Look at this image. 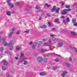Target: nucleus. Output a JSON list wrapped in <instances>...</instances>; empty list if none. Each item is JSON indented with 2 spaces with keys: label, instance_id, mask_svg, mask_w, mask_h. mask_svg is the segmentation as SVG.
<instances>
[{
  "label": "nucleus",
  "instance_id": "obj_47",
  "mask_svg": "<svg viewBox=\"0 0 77 77\" xmlns=\"http://www.w3.org/2000/svg\"><path fill=\"white\" fill-rule=\"evenodd\" d=\"M48 25L49 26H51V23L50 22L48 23Z\"/></svg>",
  "mask_w": 77,
  "mask_h": 77
},
{
  "label": "nucleus",
  "instance_id": "obj_57",
  "mask_svg": "<svg viewBox=\"0 0 77 77\" xmlns=\"http://www.w3.org/2000/svg\"><path fill=\"white\" fill-rule=\"evenodd\" d=\"M1 38V36H0V42H2V38Z\"/></svg>",
  "mask_w": 77,
  "mask_h": 77
},
{
  "label": "nucleus",
  "instance_id": "obj_4",
  "mask_svg": "<svg viewBox=\"0 0 77 77\" xmlns=\"http://www.w3.org/2000/svg\"><path fill=\"white\" fill-rule=\"evenodd\" d=\"M63 42L60 41L58 43V47H62V45H63Z\"/></svg>",
  "mask_w": 77,
  "mask_h": 77
},
{
  "label": "nucleus",
  "instance_id": "obj_15",
  "mask_svg": "<svg viewBox=\"0 0 77 77\" xmlns=\"http://www.w3.org/2000/svg\"><path fill=\"white\" fill-rule=\"evenodd\" d=\"M3 44H4V45L5 46L7 45H8V42H6L5 41H4V42H3Z\"/></svg>",
  "mask_w": 77,
  "mask_h": 77
},
{
  "label": "nucleus",
  "instance_id": "obj_29",
  "mask_svg": "<svg viewBox=\"0 0 77 77\" xmlns=\"http://www.w3.org/2000/svg\"><path fill=\"white\" fill-rule=\"evenodd\" d=\"M5 53L6 54H9V51H5Z\"/></svg>",
  "mask_w": 77,
  "mask_h": 77
},
{
  "label": "nucleus",
  "instance_id": "obj_12",
  "mask_svg": "<svg viewBox=\"0 0 77 77\" xmlns=\"http://www.w3.org/2000/svg\"><path fill=\"white\" fill-rule=\"evenodd\" d=\"M36 43L32 45V48L33 50H34L35 48V47H36Z\"/></svg>",
  "mask_w": 77,
  "mask_h": 77
},
{
  "label": "nucleus",
  "instance_id": "obj_45",
  "mask_svg": "<svg viewBox=\"0 0 77 77\" xmlns=\"http://www.w3.org/2000/svg\"><path fill=\"white\" fill-rule=\"evenodd\" d=\"M55 62H58L59 61V59H57L55 60Z\"/></svg>",
  "mask_w": 77,
  "mask_h": 77
},
{
  "label": "nucleus",
  "instance_id": "obj_14",
  "mask_svg": "<svg viewBox=\"0 0 77 77\" xmlns=\"http://www.w3.org/2000/svg\"><path fill=\"white\" fill-rule=\"evenodd\" d=\"M71 34H72V35H73V36H75V35H76V34H75V32L71 31Z\"/></svg>",
  "mask_w": 77,
  "mask_h": 77
},
{
  "label": "nucleus",
  "instance_id": "obj_20",
  "mask_svg": "<svg viewBox=\"0 0 77 77\" xmlns=\"http://www.w3.org/2000/svg\"><path fill=\"white\" fill-rule=\"evenodd\" d=\"M65 65H67V66L68 67H69V66H71L70 64H69L68 63H65Z\"/></svg>",
  "mask_w": 77,
  "mask_h": 77
},
{
  "label": "nucleus",
  "instance_id": "obj_9",
  "mask_svg": "<svg viewBox=\"0 0 77 77\" xmlns=\"http://www.w3.org/2000/svg\"><path fill=\"white\" fill-rule=\"evenodd\" d=\"M55 10H56V6L55 5H54L53 8H52L51 12H54Z\"/></svg>",
  "mask_w": 77,
  "mask_h": 77
},
{
  "label": "nucleus",
  "instance_id": "obj_1",
  "mask_svg": "<svg viewBox=\"0 0 77 77\" xmlns=\"http://www.w3.org/2000/svg\"><path fill=\"white\" fill-rule=\"evenodd\" d=\"M70 11H71V9H64L62 12V15H65L66 14L67 12Z\"/></svg>",
  "mask_w": 77,
  "mask_h": 77
},
{
  "label": "nucleus",
  "instance_id": "obj_41",
  "mask_svg": "<svg viewBox=\"0 0 77 77\" xmlns=\"http://www.w3.org/2000/svg\"><path fill=\"white\" fill-rule=\"evenodd\" d=\"M74 25L75 26H77V23H74Z\"/></svg>",
  "mask_w": 77,
  "mask_h": 77
},
{
  "label": "nucleus",
  "instance_id": "obj_56",
  "mask_svg": "<svg viewBox=\"0 0 77 77\" xmlns=\"http://www.w3.org/2000/svg\"><path fill=\"white\" fill-rule=\"evenodd\" d=\"M42 19V17H40L39 18V20H41V19Z\"/></svg>",
  "mask_w": 77,
  "mask_h": 77
},
{
  "label": "nucleus",
  "instance_id": "obj_19",
  "mask_svg": "<svg viewBox=\"0 0 77 77\" xmlns=\"http://www.w3.org/2000/svg\"><path fill=\"white\" fill-rule=\"evenodd\" d=\"M60 8H57L56 9V13H59V11Z\"/></svg>",
  "mask_w": 77,
  "mask_h": 77
},
{
  "label": "nucleus",
  "instance_id": "obj_38",
  "mask_svg": "<svg viewBox=\"0 0 77 77\" xmlns=\"http://www.w3.org/2000/svg\"><path fill=\"white\" fill-rule=\"evenodd\" d=\"M70 6L69 5H67L66 6V8H70Z\"/></svg>",
  "mask_w": 77,
  "mask_h": 77
},
{
  "label": "nucleus",
  "instance_id": "obj_5",
  "mask_svg": "<svg viewBox=\"0 0 77 77\" xmlns=\"http://www.w3.org/2000/svg\"><path fill=\"white\" fill-rule=\"evenodd\" d=\"M67 73V72L66 71H64L63 73L62 74V77H64L66 74V73Z\"/></svg>",
  "mask_w": 77,
  "mask_h": 77
},
{
  "label": "nucleus",
  "instance_id": "obj_8",
  "mask_svg": "<svg viewBox=\"0 0 77 77\" xmlns=\"http://www.w3.org/2000/svg\"><path fill=\"white\" fill-rule=\"evenodd\" d=\"M3 62L5 65H8V62H7V61L5 60H3Z\"/></svg>",
  "mask_w": 77,
  "mask_h": 77
},
{
  "label": "nucleus",
  "instance_id": "obj_16",
  "mask_svg": "<svg viewBox=\"0 0 77 77\" xmlns=\"http://www.w3.org/2000/svg\"><path fill=\"white\" fill-rule=\"evenodd\" d=\"M28 63V62H27V61L25 60L23 61V64L24 65H27Z\"/></svg>",
  "mask_w": 77,
  "mask_h": 77
},
{
  "label": "nucleus",
  "instance_id": "obj_21",
  "mask_svg": "<svg viewBox=\"0 0 77 77\" xmlns=\"http://www.w3.org/2000/svg\"><path fill=\"white\" fill-rule=\"evenodd\" d=\"M15 4L16 6H18V5H20V2H17L15 3Z\"/></svg>",
  "mask_w": 77,
  "mask_h": 77
},
{
  "label": "nucleus",
  "instance_id": "obj_6",
  "mask_svg": "<svg viewBox=\"0 0 77 77\" xmlns=\"http://www.w3.org/2000/svg\"><path fill=\"white\" fill-rule=\"evenodd\" d=\"M9 45H10L9 48V49L10 50H11L13 49V48L14 47V46H13V45H12L10 43Z\"/></svg>",
  "mask_w": 77,
  "mask_h": 77
},
{
  "label": "nucleus",
  "instance_id": "obj_44",
  "mask_svg": "<svg viewBox=\"0 0 77 77\" xmlns=\"http://www.w3.org/2000/svg\"><path fill=\"white\" fill-rule=\"evenodd\" d=\"M33 44V43L32 42H30L29 43V45H32V44Z\"/></svg>",
  "mask_w": 77,
  "mask_h": 77
},
{
  "label": "nucleus",
  "instance_id": "obj_22",
  "mask_svg": "<svg viewBox=\"0 0 77 77\" xmlns=\"http://www.w3.org/2000/svg\"><path fill=\"white\" fill-rule=\"evenodd\" d=\"M66 20L68 23L70 21V20H69V17H67L66 19Z\"/></svg>",
  "mask_w": 77,
  "mask_h": 77
},
{
  "label": "nucleus",
  "instance_id": "obj_27",
  "mask_svg": "<svg viewBox=\"0 0 77 77\" xmlns=\"http://www.w3.org/2000/svg\"><path fill=\"white\" fill-rule=\"evenodd\" d=\"M2 70H6V68L5 67L3 66L2 67Z\"/></svg>",
  "mask_w": 77,
  "mask_h": 77
},
{
  "label": "nucleus",
  "instance_id": "obj_52",
  "mask_svg": "<svg viewBox=\"0 0 77 77\" xmlns=\"http://www.w3.org/2000/svg\"><path fill=\"white\" fill-rule=\"evenodd\" d=\"M29 31H24V32H25V33H29Z\"/></svg>",
  "mask_w": 77,
  "mask_h": 77
},
{
  "label": "nucleus",
  "instance_id": "obj_23",
  "mask_svg": "<svg viewBox=\"0 0 77 77\" xmlns=\"http://www.w3.org/2000/svg\"><path fill=\"white\" fill-rule=\"evenodd\" d=\"M20 48V47L17 46L16 47V50H19V49Z\"/></svg>",
  "mask_w": 77,
  "mask_h": 77
},
{
  "label": "nucleus",
  "instance_id": "obj_17",
  "mask_svg": "<svg viewBox=\"0 0 77 77\" xmlns=\"http://www.w3.org/2000/svg\"><path fill=\"white\" fill-rule=\"evenodd\" d=\"M3 49L4 48L3 47H0V51H1V52H2V53L3 52Z\"/></svg>",
  "mask_w": 77,
  "mask_h": 77
},
{
  "label": "nucleus",
  "instance_id": "obj_3",
  "mask_svg": "<svg viewBox=\"0 0 77 77\" xmlns=\"http://www.w3.org/2000/svg\"><path fill=\"white\" fill-rule=\"evenodd\" d=\"M37 61L38 63H40L42 61V58L41 57H39L37 59Z\"/></svg>",
  "mask_w": 77,
  "mask_h": 77
},
{
  "label": "nucleus",
  "instance_id": "obj_11",
  "mask_svg": "<svg viewBox=\"0 0 77 77\" xmlns=\"http://www.w3.org/2000/svg\"><path fill=\"white\" fill-rule=\"evenodd\" d=\"M8 5L10 6L11 8H12L14 7V4H13L8 3Z\"/></svg>",
  "mask_w": 77,
  "mask_h": 77
},
{
  "label": "nucleus",
  "instance_id": "obj_54",
  "mask_svg": "<svg viewBox=\"0 0 77 77\" xmlns=\"http://www.w3.org/2000/svg\"><path fill=\"white\" fill-rule=\"evenodd\" d=\"M56 29L55 28H53L52 29V30H55Z\"/></svg>",
  "mask_w": 77,
  "mask_h": 77
},
{
  "label": "nucleus",
  "instance_id": "obj_37",
  "mask_svg": "<svg viewBox=\"0 0 77 77\" xmlns=\"http://www.w3.org/2000/svg\"><path fill=\"white\" fill-rule=\"evenodd\" d=\"M6 39V37H4L3 38V39L4 41H5V40Z\"/></svg>",
  "mask_w": 77,
  "mask_h": 77
},
{
  "label": "nucleus",
  "instance_id": "obj_63",
  "mask_svg": "<svg viewBox=\"0 0 77 77\" xmlns=\"http://www.w3.org/2000/svg\"><path fill=\"white\" fill-rule=\"evenodd\" d=\"M63 22L64 23H65V21H64V20H63Z\"/></svg>",
  "mask_w": 77,
  "mask_h": 77
},
{
  "label": "nucleus",
  "instance_id": "obj_33",
  "mask_svg": "<svg viewBox=\"0 0 77 77\" xmlns=\"http://www.w3.org/2000/svg\"><path fill=\"white\" fill-rule=\"evenodd\" d=\"M4 56V54H2L0 55V59H1V58H2V57L3 56Z\"/></svg>",
  "mask_w": 77,
  "mask_h": 77
},
{
  "label": "nucleus",
  "instance_id": "obj_50",
  "mask_svg": "<svg viewBox=\"0 0 77 77\" xmlns=\"http://www.w3.org/2000/svg\"><path fill=\"white\" fill-rule=\"evenodd\" d=\"M49 45H51V41L50 40L49 41Z\"/></svg>",
  "mask_w": 77,
  "mask_h": 77
},
{
  "label": "nucleus",
  "instance_id": "obj_18",
  "mask_svg": "<svg viewBox=\"0 0 77 77\" xmlns=\"http://www.w3.org/2000/svg\"><path fill=\"white\" fill-rule=\"evenodd\" d=\"M39 75H45V73H44V72H41L40 73Z\"/></svg>",
  "mask_w": 77,
  "mask_h": 77
},
{
  "label": "nucleus",
  "instance_id": "obj_34",
  "mask_svg": "<svg viewBox=\"0 0 77 77\" xmlns=\"http://www.w3.org/2000/svg\"><path fill=\"white\" fill-rule=\"evenodd\" d=\"M20 33V31H17L16 33V35H18V34H19V33Z\"/></svg>",
  "mask_w": 77,
  "mask_h": 77
},
{
  "label": "nucleus",
  "instance_id": "obj_46",
  "mask_svg": "<svg viewBox=\"0 0 77 77\" xmlns=\"http://www.w3.org/2000/svg\"><path fill=\"white\" fill-rule=\"evenodd\" d=\"M11 0H7V3H8V4H9V3H9V2H11Z\"/></svg>",
  "mask_w": 77,
  "mask_h": 77
},
{
  "label": "nucleus",
  "instance_id": "obj_43",
  "mask_svg": "<svg viewBox=\"0 0 77 77\" xmlns=\"http://www.w3.org/2000/svg\"><path fill=\"white\" fill-rule=\"evenodd\" d=\"M42 41H47V39H43Z\"/></svg>",
  "mask_w": 77,
  "mask_h": 77
},
{
  "label": "nucleus",
  "instance_id": "obj_51",
  "mask_svg": "<svg viewBox=\"0 0 77 77\" xmlns=\"http://www.w3.org/2000/svg\"><path fill=\"white\" fill-rule=\"evenodd\" d=\"M45 45H48V44L47 43H45Z\"/></svg>",
  "mask_w": 77,
  "mask_h": 77
},
{
  "label": "nucleus",
  "instance_id": "obj_40",
  "mask_svg": "<svg viewBox=\"0 0 77 77\" xmlns=\"http://www.w3.org/2000/svg\"><path fill=\"white\" fill-rule=\"evenodd\" d=\"M47 15L48 16V17H50V13H48L47 14Z\"/></svg>",
  "mask_w": 77,
  "mask_h": 77
},
{
  "label": "nucleus",
  "instance_id": "obj_32",
  "mask_svg": "<svg viewBox=\"0 0 77 77\" xmlns=\"http://www.w3.org/2000/svg\"><path fill=\"white\" fill-rule=\"evenodd\" d=\"M36 8L37 9H39L40 8V7H39V5H37L36 7Z\"/></svg>",
  "mask_w": 77,
  "mask_h": 77
},
{
  "label": "nucleus",
  "instance_id": "obj_48",
  "mask_svg": "<svg viewBox=\"0 0 77 77\" xmlns=\"http://www.w3.org/2000/svg\"><path fill=\"white\" fill-rule=\"evenodd\" d=\"M69 60L71 62V61H72V58H69Z\"/></svg>",
  "mask_w": 77,
  "mask_h": 77
},
{
  "label": "nucleus",
  "instance_id": "obj_7",
  "mask_svg": "<svg viewBox=\"0 0 77 77\" xmlns=\"http://www.w3.org/2000/svg\"><path fill=\"white\" fill-rule=\"evenodd\" d=\"M40 28L41 29H42L43 28L44 29H45V28H47V26L45 25H44L43 26H40Z\"/></svg>",
  "mask_w": 77,
  "mask_h": 77
},
{
  "label": "nucleus",
  "instance_id": "obj_10",
  "mask_svg": "<svg viewBox=\"0 0 77 77\" xmlns=\"http://www.w3.org/2000/svg\"><path fill=\"white\" fill-rule=\"evenodd\" d=\"M14 33L13 32H11L9 34V35L8 36L9 38H11L12 37V35Z\"/></svg>",
  "mask_w": 77,
  "mask_h": 77
},
{
  "label": "nucleus",
  "instance_id": "obj_60",
  "mask_svg": "<svg viewBox=\"0 0 77 77\" xmlns=\"http://www.w3.org/2000/svg\"><path fill=\"white\" fill-rule=\"evenodd\" d=\"M63 5H64V3H62V6H63Z\"/></svg>",
  "mask_w": 77,
  "mask_h": 77
},
{
  "label": "nucleus",
  "instance_id": "obj_13",
  "mask_svg": "<svg viewBox=\"0 0 77 77\" xmlns=\"http://www.w3.org/2000/svg\"><path fill=\"white\" fill-rule=\"evenodd\" d=\"M58 21H59V19H56L54 20V21L55 23H56V22H57L58 23H60V22Z\"/></svg>",
  "mask_w": 77,
  "mask_h": 77
},
{
  "label": "nucleus",
  "instance_id": "obj_26",
  "mask_svg": "<svg viewBox=\"0 0 77 77\" xmlns=\"http://www.w3.org/2000/svg\"><path fill=\"white\" fill-rule=\"evenodd\" d=\"M49 51V50H45L44 51H41L42 53H44V52H45V51Z\"/></svg>",
  "mask_w": 77,
  "mask_h": 77
},
{
  "label": "nucleus",
  "instance_id": "obj_53",
  "mask_svg": "<svg viewBox=\"0 0 77 77\" xmlns=\"http://www.w3.org/2000/svg\"><path fill=\"white\" fill-rule=\"evenodd\" d=\"M8 54H9L10 55H12V53L10 51H9V52L8 53Z\"/></svg>",
  "mask_w": 77,
  "mask_h": 77
},
{
  "label": "nucleus",
  "instance_id": "obj_64",
  "mask_svg": "<svg viewBox=\"0 0 77 77\" xmlns=\"http://www.w3.org/2000/svg\"><path fill=\"white\" fill-rule=\"evenodd\" d=\"M11 71V72L12 71L11 70V71Z\"/></svg>",
  "mask_w": 77,
  "mask_h": 77
},
{
  "label": "nucleus",
  "instance_id": "obj_55",
  "mask_svg": "<svg viewBox=\"0 0 77 77\" xmlns=\"http://www.w3.org/2000/svg\"><path fill=\"white\" fill-rule=\"evenodd\" d=\"M76 61V59H75V58H74L73 59V61L74 62H75V61Z\"/></svg>",
  "mask_w": 77,
  "mask_h": 77
},
{
  "label": "nucleus",
  "instance_id": "obj_42",
  "mask_svg": "<svg viewBox=\"0 0 77 77\" xmlns=\"http://www.w3.org/2000/svg\"><path fill=\"white\" fill-rule=\"evenodd\" d=\"M16 29L15 28H12V30L13 31H14V30H15V29Z\"/></svg>",
  "mask_w": 77,
  "mask_h": 77
},
{
  "label": "nucleus",
  "instance_id": "obj_36",
  "mask_svg": "<svg viewBox=\"0 0 77 77\" xmlns=\"http://www.w3.org/2000/svg\"><path fill=\"white\" fill-rule=\"evenodd\" d=\"M15 60H18V57H15Z\"/></svg>",
  "mask_w": 77,
  "mask_h": 77
},
{
  "label": "nucleus",
  "instance_id": "obj_35",
  "mask_svg": "<svg viewBox=\"0 0 77 77\" xmlns=\"http://www.w3.org/2000/svg\"><path fill=\"white\" fill-rule=\"evenodd\" d=\"M52 41H56V38L55 37H53L52 39Z\"/></svg>",
  "mask_w": 77,
  "mask_h": 77
},
{
  "label": "nucleus",
  "instance_id": "obj_28",
  "mask_svg": "<svg viewBox=\"0 0 77 77\" xmlns=\"http://www.w3.org/2000/svg\"><path fill=\"white\" fill-rule=\"evenodd\" d=\"M20 55H21V57H23L24 56V53H23V52H22V53H21Z\"/></svg>",
  "mask_w": 77,
  "mask_h": 77
},
{
  "label": "nucleus",
  "instance_id": "obj_49",
  "mask_svg": "<svg viewBox=\"0 0 77 77\" xmlns=\"http://www.w3.org/2000/svg\"><path fill=\"white\" fill-rule=\"evenodd\" d=\"M50 36H51V37H54V35L53 34H51L50 35Z\"/></svg>",
  "mask_w": 77,
  "mask_h": 77
},
{
  "label": "nucleus",
  "instance_id": "obj_59",
  "mask_svg": "<svg viewBox=\"0 0 77 77\" xmlns=\"http://www.w3.org/2000/svg\"><path fill=\"white\" fill-rule=\"evenodd\" d=\"M61 18H65V17L64 16H61Z\"/></svg>",
  "mask_w": 77,
  "mask_h": 77
},
{
  "label": "nucleus",
  "instance_id": "obj_30",
  "mask_svg": "<svg viewBox=\"0 0 77 77\" xmlns=\"http://www.w3.org/2000/svg\"><path fill=\"white\" fill-rule=\"evenodd\" d=\"M45 6H47V7H48V8H49V7H50V5H48V4H46L45 5Z\"/></svg>",
  "mask_w": 77,
  "mask_h": 77
},
{
  "label": "nucleus",
  "instance_id": "obj_62",
  "mask_svg": "<svg viewBox=\"0 0 77 77\" xmlns=\"http://www.w3.org/2000/svg\"><path fill=\"white\" fill-rule=\"evenodd\" d=\"M70 48H72V46H70Z\"/></svg>",
  "mask_w": 77,
  "mask_h": 77
},
{
  "label": "nucleus",
  "instance_id": "obj_61",
  "mask_svg": "<svg viewBox=\"0 0 77 77\" xmlns=\"http://www.w3.org/2000/svg\"><path fill=\"white\" fill-rule=\"evenodd\" d=\"M17 56H20V54H17Z\"/></svg>",
  "mask_w": 77,
  "mask_h": 77
},
{
  "label": "nucleus",
  "instance_id": "obj_31",
  "mask_svg": "<svg viewBox=\"0 0 77 77\" xmlns=\"http://www.w3.org/2000/svg\"><path fill=\"white\" fill-rule=\"evenodd\" d=\"M57 67L56 66H54L53 67V69H54V70H55V69H57Z\"/></svg>",
  "mask_w": 77,
  "mask_h": 77
},
{
  "label": "nucleus",
  "instance_id": "obj_2",
  "mask_svg": "<svg viewBox=\"0 0 77 77\" xmlns=\"http://www.w3.org/2000/svg\"><path fill=\"white\" fill-rule=\"evenodd\" d=\"M27 58L26 57H21L20 59L18 61L19 62H23L24 60H26Z\"/></svg>",
  "mask_w": 77,
  "mask_h": 77
},
{
  "label": "nucleus",
  "instance_id": "obj_58",
  "mask_svg": "<svg viewBox=\"0 0 77 77\" xmlns=\"http://www.w3.org/2000/svg\"><path fill=\"white\" fill-rule=\"evenodd\" d=\"M6 77H9V75L8 74L7 75Z\"/></svg>",
  "mask_w": 77,
  "mask_h": 77
},
{
  "label": "nucleus",
  "instance_id": "obj_25",
  "mask_svg": "<svg viewBox=\"0 0 77 77\" xmlns=\"http://www.w3.org/2000/svg\"><path fill=\"white\" fill-rule=\"evenodd\" d=\"M76 21V20H75V19L73 18L72 19V21L73 23H75V21Z\"/></svg>",
  "mask_w": 77,
  "mask_h": 77
},
{
  "label": "nucleus",
  "instance_id": "obj_39",
  "mask_svg": "<svg viewBox=\"0 0 77 77\" xmlns=\"http://www.w3.org/2000/svg\"><path fill=\"white\" fill-rule=\"evenodd\" d=\"M38 44L39 45H41V44H42V41L39 42Z\"/></svg>",
  "mask_w": 77,
  "mask_h": 77
},
{
  "label": "nucleus",
  "instance_id": "obj_24",
  "mask_svg": "<svg viewBox=\"0 0 77 77\" xmlns=\"http://www.w3.org/2000/svg\"><path fill=\"white\" fill-rule=\"evenodd\" d=\"M7 15H11V12L10 11H8L7 12Z\"/></svg>",
  "mask_w": 77,
  "mask_h": 77
}]
</instances>
